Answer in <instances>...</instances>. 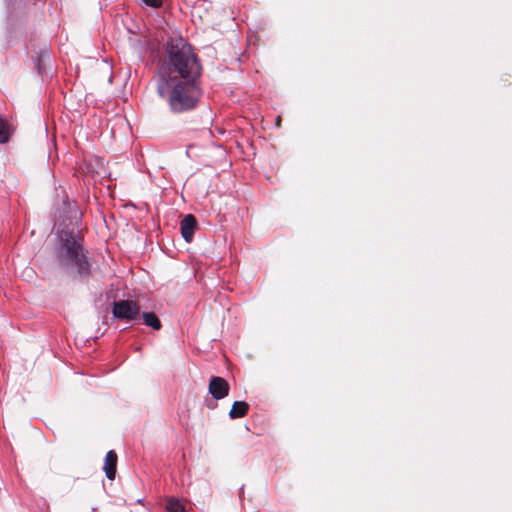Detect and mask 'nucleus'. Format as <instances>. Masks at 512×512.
Returning a JSON list of instances; mask_svg holds the SVG:
<instances>
[{
	"label": "nucleus",
	"instance_id": "1",
	"mask_svg": "<svg viewBox=\"0 0 512 512\" xmlns=\"http://www.w3.org/2000/svg\"><path fill=\"white\" fill-rule=\"evenodd\" d=\"M168 54L169 60L159 72L158 94L168 102L174 113L192 110L200 97L195 81L200 74V65L191 45L183 39L173 40Z\"/></svg>",
	"mask_w": 512,
	"mask_h": 512
},
{
	"label": "nucleus",
	"instance_id": "6",
	"mask_svg": "<svg viewBox=\"0 0 512 512\" xmlns=\"http://www.w3.org/2000/svg\"><path fill=\"white\" fill-rule=\"evenodd\" d=\"M116 465H117V454L115 451L110 450L107 452L104 463V471L106 477L110 480H113L116 475Z\"/></svg>",
	"mask_w": 512,
	"mask_h": 512
},
{
	"label": "nucleus",
	"instance_id": "2",
	"mask_svg": "<svg viewBox=\"0 0 512 512\" xmlns=\"http://www.w3.org/2000/svg\"><path fill=\"white\" fill-rule=\"evenodd\" d=\"M60 244L57 256L60 264L79 277H87L91 272V264L85 255L80 238L72 231L61 230L58 233Z\"/></svg>",
	"mask_w": 512,
	"mask_h": 512
},
{
	"label": "nucleus",
	"instance_id": "12",
	"mask_svg": "<svg viewBox=\"0 0 512 512\" xmlns=\"http://www.w3.org/2000/svg\"><path fill=\"white\" fill-rule=\"evenodd\" d=\"M73 214H74V218L78 219L79 218V213H78V210L77 209H74L73 210Z\"/></svg>",
	"mask_w": 512,
	"mask_h": 512
},
{
	"label": "nucleus",
	"instance_id": "8",
	"mask_svg": "<svg viewBox=\"0 0 512 512\" xmlns=\"http://www.w3.org/2000/svg\"><path fill=\"white\" fill-rule=\"evenodd\" d=\"M145 325L154 330H160L162 325L158 317L153 312H144L142 314Z\"/></svg>",
	"mask_w": 512,
	"mask_h": 512
},
{
	"label": "nucleus",
	"instance_id": "4",
	"mask_svg": "<svg viewBox=\"0 0 512 512\" xmlns=\"http://www.w3.org/2000/svg\"><path fill=\"white\" fill-rule=\"evenodd\" d=\"M209 393L216 400L225 398L229 393V384L222 377H212L209 382Z\"/></svg>",
	"mask_w": 512,
	"mask_h": 512
},
{
	"label": "nucleus",
	"instance_id": "11",
	"mask_svg": "<svg viewBox=\"0 0 512 512\" xmlns=\"http://www.w3.org/2000/svg\"><path fill=\"white\" fill-rule=\"evenodd\" d=\"M142 4L146 7L158 9L162 7L164 0H141Z\"/></svg>",
	"mask_w": 512,
	"mask_h": 512
},
{
	"label": "nucleus",
	"instance_id": "7",
	"mask_svg": "<svg viewBox=\"0 0 512 512\" xmlns=\"http://www.w3.org/2000/svg\"><path fill=\"white\" fill-rule=\"evenodd\" d=\"M248 404L244 401H235L229 412L231 419L244 417L248 412Z\"/></svg>",
	"mask_w": 512,
	"mask_h": 512
},
{
	"label": "nucleus",
	"instance_id": "10",
	"mask_svg": "<svg viewBox=\"0 0 512 512\" xmlns=\"http://www.w3.org/2000/svg\"><path fill=\"white\" fill-rule=\"evenodd\" d=\"M167 512H184V505L177 499L170 498L166 504Z\"/></svg>",
	"mask_w": 512,
	"mask_h": 512
},
{
	"label": "nucleus",
	"instance_id": "3",
	"mask_svg": "<svg viewBox=\"0 0 512 512\" xmlns=\"http://www.w3.org/2000/svg\"><path fill=\"white\" fill-rule=\"evenodd\" d=\"M112 314L121 320H136L140 314V307L134 301L119 300L113 303Z\"/></svg>",
	"mask_w": 512,
	"mask_h": 512
},
{
	"label": "nucleus",
	"instance_id": "5",
	"mask_svg": "<svg viewBox=\"0 0 512 512\" xmlns=\"http://www.w3.org/2000/svg\"><path fill=\"white\" fill-rule=\"evenodd\" d=\"M197 222L193 215H186L180 223L181 234L186 242H190L194 235Z\"/></svg>",
	"mask_w": 512,
	"mask_h": 512
},
{
	"label": "nucleus",
	"instance_id": "9",
	"mask_svg": "<svg viewBox=\"0 0 512 512\" xmlns=\"http://www.w3.org/2000/svg\"><path fill=\"white\" fill-rule=\"evenodd\" d=\"M12 134V128L7 121L0 118V143H6Z\"/></svg>",
	"mask_w": 512,
	"mask_h": 512
}]
</instances>
